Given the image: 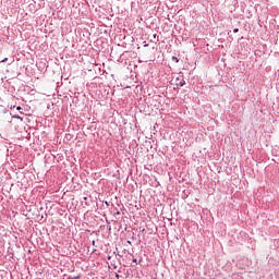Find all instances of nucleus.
I'll return each instance as SVG.
<instances>
[{"instance_id": "f257e3e1", "label": "nucleus", "mask_w": 279, "mask_h": 279, "mask_svg": "<svg viewBox=\"0 0 279 279\" xmlns=\"http://www.w3.org/2000/svg\"><path fill=\"white\" fill-rule=\"evenodd\" d=\"M185 84H186V81H184V76H181V78L177 77V86L182 87V86H185Z\"/></svg>"}, {"instance_id": "f03ea898", "label": "nucleus", "mask_w": 279, "mask_h": 279, "mask_svg": "<svg viewBox=\"0 0 279 279\" xmlns=\"http://www.w3.org/2000/svg\"><path fill=\"white\" fill-rule=\"evenodd\" d=\"M183 195H182V197H183V199H186V197H189V195H191V191L190 190H183Z\"/></svg>"}, {"instance_id": "7ed1b4c3", "label": "nucleus", "mask_w": 279, "mask_h": 279, "mask_svg": "<svg viewBox=\"0 0 279 279\" xmlns=\"http://www.w3.org/2000/svg\"><path fill=\"white\" fill-rule=\"evenodd\" d=\"M132 263H135V265H141V263H143V257L140 258V260L136 257H133Z\"/></svg>"}, {"instance_id": "20e7f679", "label": "nucleus", "mask_w": 279, "mask_h": 279, "mask_svg": "<svg viewBox=\"0 0 279 279\" xmlns=\"http://www.w3.org/2000/svg\"><path fill=\"white\" fill-rule=\"evenodd\" d=\"M208 51H210V49L208 48V44H206V46H204V47L202 48V52H203V53H208Z\"/></svg>"}, {"instance_id": "39448f33", "label": "nucleus", "mask_w": 279, "mask_h": 279, "mask_svg": "<svg viewBox=\"0 0 279 279\" xmlns=\"http://www.w3.org/2000/svg\"><path fill=\"white\" fill-rule=\"evenodd\" d=\"M12 119H20V121H23V117L19 116V114H12L11 113Z\"/></svg>"}, {"instance_id": "423d86ee", "label": "nucleus", "mask_w": 279, "mask_h": 279, "mask_svg": "<svg viewBox=\"0 0 279 279\" xmlns=\"http://www.w3.org/2000/svg\"><path fill=\"white\" fill-rule=\"evenodd\" d=\"M113 217L114 219H119V217H121V211L117 210L116 213H113Z\"/></svg>"}, {"instance_id": "0eeeda50", "label": "nucleus", "mask_w": 279, "mask_h": 279, "mask_svg": "<svg viewBox=\"0 0 279 279\" xmlns=\"http://www.w3.org/2000/svg\"><path fill=\"white\" fill-rule=\"evenodd\" d=\"M172 62H175V64H178V62H180V58H178L177 56H172Z\"/></svg>"}, {"instance_id": "6e6552de", "label": "nucleus", "mask_w": 279, "mask_h": 279, "mask_svg": "<svg viewBox=\"0 0 279 279\" xmlns=\"http://www.w3.org/2000/svg\"><path fill=\"white\" fill-rule=\"evenodd\" d=\"M107 223H108L107 230H108L109 232H112V226H110V221L107 220Z\"/></svg>"}, {"instance_id": "1a4fd4ad", "label": "nucleus", "mask_w": 279, "mask_h": 279, "mask_svg": "<svg viewBox=\"0 0 279 279\" xmlns=\"http://www.w3.org/2000/svg\"><path fill=\"white\" fill-rule=\"evenodd\" d=\"M37 219H39V221H43V219H45V216H44V215L38 214V215H37Z\"/></svg>"}, {"instance_id": "9d476101", "label": "nucleus", "mask_w": 279, "mask_h": 279, "mask_svg": "<svg viewBox=\"0 0 279 279\" xmlns=\"http://www.w3.org/2000/svg\"><path fill=\"white\" fill-rule=\"evenodd\" d=\"M113 254L117 256V257H119V258H121L123 255H121V254H119V253H117V252H113Z\"/></svg>"}, {"instance_id": "9b49d317", "label": "nucleus", "mask_w": 279, "mask_h": 279, "mask_svg": "<svg viewBox=\"0 0 279 279\" xmlns=\"http://www.w3.org/2000/svg\"><path fill=\"white\" fill-rule=\"evenodd\" d=\"M68 279H80V275H77L75 277H68Z\"/></svg>"}, {"instance_id": "f8f14e48", "label": "nucleus", "mask_w": 279, "mask_h": 279, "mask_svg": "<svg viewBox=\"0 0 279 279\" xmlns=\"http://www.w3.org/2000/svg\"><path fill=\"white\" fill-rule=\"evenodd\" d=\"M16 110H17L19 112H21V110H23V107L17 106V107H16Z\"/></svg>"}, {"instance_id": "ddd939ff", "label": "nucleus", "mask_w": 279, "mask_h": 279, "mask_svg": "<svg viewBox=\"0 0 279 279\" xmlns=\"http://www.w3.org/2000/svg\"><path fill=\"white\" fill-rule=\"evenodd\" d=\"M107 260H112V256L108 255Z\"/></svg>"}, {"instance_id": "4468645a", "label": "nucleus", "mask_w": 279, "mask_h": 279, "mask_svg": "<svg viewBox=\"0 0 279 279\" xmlns=\"http://www.w3.org/2000/svg\"><path fill=\"white\" fill-rule=\"evenodd\" d=\"M0 62H8V58L2 59Z\"/></svg>"}, {"instance_id": "2eb2a0df", "label": "nucleus", "mask_w": 279, "mask_h": 279, "mask_svg": "<svg viewBox=\"0 0 279 279\" xmlns=\"http://www.w3.org/2000/svg\"><path fill=\"white\" fill-rule=\"evenodd\" d=\"M116 278H117V279L121 278V275H119V274L116 272Z\"/></svg>"}, {"instance_id": "dca6fc26", "label": "nucleus", "mask_w": 279, "mask_h": 279, "mask_svg": "<svg viewBox=\"0 0 279 279\" xmlns=\"http://www.w3.org/2000/svg\"><path fill=\"white\" fill-rule=\"evenodd\" d=\"M233 33H234V34L239 33V28H234V29H233Z\"/></svg>"}, {"instance_id": "f3484780", "label": "nucleus", "mask_w": 279, "mask_h": 279, "mask_svg": "<svg viewBox=\"0 0 279 279\" xmlns=\"http://www.w3.org/2000/svg\"><path fill=\"white\" fill-rule=\"evenodd\" d=\"M128 245H132V241L128 240L126 241Z\"/></svg>"}, {"instance_id": "a211bd4d", "label": "nucleus", "mask_w": 279, "mask_h": 279, "mask_svg": "<svg viewBox=\"0 0 279 279\" xmlns=\"http://www.w3.org/2000/svg\"><path fill=\"white\" fill-rule=\"evenodd\" d=\"M157 36H158L157 34H154V35H153V38H154V39H156V38H157Z\"/></svg>"}, {"instance_id": "6ab92c4d", "label": "nucleus", "mask_w": 279, "mask_h": 279, "mask_svg": "<svg viewBox=\"0 0 279 279\" xmlns=\"http://www.w3.org/2000/svg\"><path fill=\"white\" fill-rule=\"evenodd\" d=\"M106 206H110V203H108V201L105 202Z\"/></svg>"}, {"instance_id": "aec40b11", "label": "nucleus", "mask_w": 279, "mask_h": 279, "mask_svg": "<svg viewBox=\"0 0 279 279\" xmlns=\"http://www.w3.org/2000/svg\"><path fill=\"white\" fill-rule=\"evenodd\" d=\"M14 108H16V106L11 107V110H14Z\"/></svg>"}, {"instance_id": "412c9836", "label": "nucleus", "mask_w": 279, "mask_h": 279, "mask_svg": "<svg viewBox=\"0 0 279 279\" xmlns=\"http://www.w3.org/2000/svg\"><path fill=\"white\" fill-rule=\"evenodd\" d=\"M92 245H95V240H94V241H92Z\"/></svg>"}, {"instance_id": "4be33fe9", "label": "nucleus", "mask_w": 279, "mask_h": 279, "mask_svg": "<svg viewBox=\"0 0 279 279\" xmlns=\"http://www.w3.org/2000/svg\"><path fill=\"white\" fill-rule=\"evenodd\" d=\"M121 210H125V207H122Z\"/></svg>"}, {"instance_id": "5701e85b", "label": "nucleus", "mask_w": 279, "mask_h": 279, "mask_svg": "<svg viewBox=\"0 0 279 279\" xmlns=\"http://www.w3.org/2000/svg\"><path fill=\"white\" fill-rule=\"evenodd\" d=\"M100 228H106V226H100Z\"/></svg>"}, {"instance_id": "b1692460", "label": "nucleus", "mask_w": 279, "mask_h": 279, "mask_svg": "<svg viewBox=\"0 0 279 279\" xmlns=\"http://www.w3.org/2000/svg\"><path fill=\"white\" fill-rule=\"evenodd\" d=\"M123 252H124V254H125V252H128V250H123Z\"/></svg>"}, {"instance_id": "393cba45", "label": "nucleus", "mask_w": 279, "mask_h": 279, "mask_svg": "<svg viewBox=\"0 0 279 279\" xmlns=\"http://www.w3.org/2000/svg\"><path fill=\"white\" fill-rule=\"evenodd\" d=\"M147 46H148L147 44L144 45V47H147Z\"/></svg>"}, {"instance_id": "a878e982", "label": "nucleus", "mask_w": 279, "mask_h": 279, "mask_svg": "<svg viewBox=\"0 0 279 279\" xmlns=\"http://www.w3.org/2000/svg\"><path fill=\"white\" fill-rule=\"evenodd\" d=\"M124 230H128V227H125Z\"/></svg>"}, {"instance_id": "bb28decb", "label": "nucleus", "mask_w": 279, "mask_h": 279, "mask_svg": "<svg viewBox=\"0 0 279 279\" xmlns=\"http://www.w3.org/2000/svg\"><path fill=\"white\" fill-rule=\"evenodd\" d=\"M84 199H87V197L85 196Z\"/></svg>"}]
</instances>
